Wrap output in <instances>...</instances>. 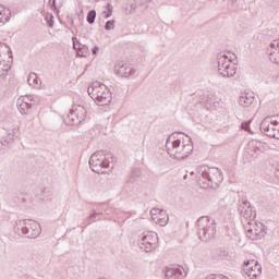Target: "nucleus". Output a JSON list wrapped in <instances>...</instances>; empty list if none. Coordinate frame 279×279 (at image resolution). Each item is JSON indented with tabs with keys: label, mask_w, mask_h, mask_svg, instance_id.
Segmentation results:
<instances>
[{
	"label": "nucleus",
	"mask_w": 279,
	"mask_h": 279,
	"mask_svg": "<svg viewBox=\"0 0 279 279\" xmlns=\"http://www.w3.org/2000/svg\"><path fill=\"white\" fill-rule=\"evenodd\" d=\"M86 119V107L82 105H73L66 116L65 122L68 125H80Z\"/></svg>",
	"instance_id": "obj_7"
},
{
	"label": "nucleus",
	"mask_w": 279,
	"mask_h": 279,
	"mask_svg": "<svg viewBox=\"0 0 279 279\" xmlns=\"http://www.w3.org/2000/svg\"><path fill=\"white\" fill-rule=\"evenodd\" d=\"M254 97L252 96H241L240 97V106H243L244 108H250L252 104H254Z\"/></svg>",
	"instance_id": "obj_24"
},
{
	"label": "nucleus",
	"mask_w": 279,
	"mask_h": 279,
	"mask_svg": "<svg viewBox=\"0 0 279 279\" xmlns=\"http://www.w3.org/2000/svg\"><path fill=\"white\" fill-rule=\"evenodd\" d=\"M184 180H189V174H185V175H184Z\"/></svg>",
	"instance_id": "obj_44"
},
{
	"label": "nucleus",
	"mask_w": 279,
	"mask_h": 279,
	"mask_svg": "<svg viewBox=\"0 0 279 279\" xmlns=\"http://www.w3.org/2000/svg\"><path fill=\"white\" fill-rule=\"evenodd\" d=\"M113 158L111 153L96 151L89 158V167L94 173H108L114 167L112 165Z\"/></svg>",
	"instance_id": "obj_2"
},
{
	"label": "nucleus",
	"mask_w": 279,
	"mask_h": 279,
	"mask_svg": "<svg viewBox=\"0 0 279 279\" xmlns=\"http://www.w3.org/2000/svg\"><path fill=\"white\" fill-rule=\"evenodd\" d=\"M217 252L220 258H226V256H228V251H226L225 248H219Z\"/></svg>",
	"instance_id": "obj_34"
},
{
	"label": "nucleus",
	"mask_w": 279,
	"mask_h": 279,
	"mask_svg": "<svg viewBox=\"0 0 279 279\" xmlns=\"http://www.w3.org/2000/svg\"><path fill=\"white\" fill-rule=\"evenodd\" d=\"M49 5L52 10H56V0H49Z\"/></svg>",
	"instance_id": "obj_39"
},
{
	"label": "nucleus",
	"mask_w": 279,
	"mask_h": 279,
	"mask_svg": "<svg viewBox=\"0 0 279 279\" xmlns=\"http://www.w3.org/2000/svg\"><path fill=\"white\" fill-rule=\"evenodd\" d=\"M14 232L26 239H37L40 235V225L32 220H19L14 226Z\"/></svg>",
	"instance_id": "obj_5"
},
{
	"label": "nucleus",
	"mask_w": 279,
	"mask_h": 279,
	"mask_svg": "<svg viewBox=\"0 0 279 279\" xmlns=\"http://www.w3.org/2000/svg\"><path fill=\"white\" fill-rule=\"evenodd\" d=\"M87 93L94 101H97L98 106H108L112 101L110 88L99 81L93 82L88 86Z\"/></svg>",
	"instance_id": "obj_3"
},
{
	"label": "nucleus",
	"mask_w": 279,
	"mask_h": 279,
	"mask_svg": "<svg viewBox=\"0 0 279 279\" xmlns=\"http://www.w3.org/2000/svg\"><path fill=\"white\" fill-rule=\"evenodd\" d=\"M105 213L106 215H110L112 213V208L106 209Z\"/></svg>",
	"instance_id": "obj_43"
},
{
	"label": "nucleus",
	"mask_w": 279,
	"mask_h": 279,
	"mask_svg": "<svg viewBox=\"0 0 279 279\" xmlns=\"http://www.w3.org/2000/svg\"><path fill=\"white\" fill-rule=\"evenodd\" d=\"M234 75H236V68L231 65L229 69L222 72L221 77H234Z\"/></svg>",
	"instance_id": "obj_25"
},
{
	"label": "nucleus",
	"mask_w": 279,
	"mask_h": 279,
	"mask_svg": "<svg viewBox=\"0 0 279 279\" xmlns=\"http://www.w3.org/2000/svg\"><path fill=\"white\" fill-rule=\"evenodd\" d=\"M197 234L201 241L208 243L217 234V221L208 216H202L196 221Z\"/></svg>",
	"instance_id": "obj_4"
},
{
	"label": "nucleus",
	"mask_w": 279,
	"mask_h": 279,
	"mask_svg": "<svg viewBox=\"0 0 279 279\" xmlns=\"http://www.w3.org/2000/svg\"><path fill=\"white\" fill-rule=\"evenodd\" d=\"M16 134H19V126H14L12 130L8 131V136L4 140L3 145H11V143H14Z\"/></svg>",
	"instance_id": "obj_23"
},
{
	"label": "nucleus",
	"mask_w": 279,
	"mask_h": 279,
	"mask_svg": "<svg viewBox=\"0 0 279 279\" xmlns=\"http://www.w3.org/2000/svg\"><path fill=\"white\" fill-rule=\"evenodd\" d=\"M278 121H272V122H269V125L272 126V128H278Z\"/></svg>",
	"instance_id": "obj_41"
},
{
	"label": "nucleus",
	"mask_w": 279,
	"mask_h": 279,
	"mask_svg": "<svg viewBox=\"0 0 279 279\" xmlns=\"http://www.w3.org/2000/svg\"><path fill=\"white\" fill-rule=\"evenodd\" d=\"M0 47H5V49H9L8 45L5 43L0 41ZM11 66L10 64L5 63V60H0V80H5L8 75V71H10Z\"/></svg>",
	"instance_id": "obj_18"
},
{
	"label": "nucleus",
	"mask_w": 279,
	"mask_h": 279,
	"mask_svg": "<svg viewBox=\"0 0 279 279\" xmlns=\"http://www.w3.org/2000/svg\"><path fill=\"white\" fill-rule=\"evenodd\" d=\"M242 128L245 130V132H250V121L242 123Z\"/></svg>",
	"instance_id": "obj_35"
},
{
	"label": "nucleus",
	"mask_w": 279,
	"mask_h": 279,
	"mask_svg": "<svg viewBox=\"0 0 279 279\" xmlns=\"http://www.w3.org/2000/svg\"><path fill=\"white\" fill-rule=\"evenodd\" d=\"M114 72L119 77H134V75H136V70L121 62L116 64Z\"/></svg>",
	"instance_id": "obj_14"
},
{
	"label": "nucleus",
	"mask_w": 279,
	"mask_h": 279,
	"mask_svg": "<svg viewBox=\"0 0 279 279\" xmlns=\"http://www.w3.org/2000/svg\"><path fill=\"white\" fill-rule=\"evenodd\" d=\"M166 279H184L186 278V270L182 266H174L166 268Z\"/></svg>",
	"instance_id": "obj_12"
},
{
	"label": "nucleus",
	"mask_w": 279,
	"mask_h": 279,
	"mask_svg": "<svg viewBox=\"0 0 279 279\" xmlns=\"http://www.w3.org/2000/svg\"><path fill=\"white\" fill-rule=\"evenodd\" d=\"M17 106L21 114H29V111L34 105L32 102H25V99H19Z\"/></svg>",
	"instance_id": "obj_20"
},
{
	"label": "nucleus",
	"mask_w": 279,
	"mask_h": 279,
	"mask_svg": "<svg viewBox=\"0 0 279 279\" xmlns=\"http://www.w3.org/2000/svg\"><path fill=\"white\" fill-rule=\"evenodd\" d=\"M259 129L269 138H278L279 137V134L277 133L278 128L277 126H270V124H269V117L265 118L262 121V123L259 124Z\"/></svg>",
	"instance_id": "obj_13"
},
{
	"label": "nucleus",
	"mask_w": 279,
	"mask_h": 279,
	"mask_svg": "<svg viewBox=\"0 0 279 279\" xmlns=\"http://www.w3.org/2000/svg\"><path fill=\"white\" fill-rule=\"evenodd\" d=\"M197 178L201 189H219L221 182H223L221 170L208 166L198 168Z\"/></svg>",
	"instance_id": "obj_1"
},
{
	"label": "nucleus",
	"mask_w": 279,
	"mask_h": 279,
	"mask_svg": "<svg viewBox=\"0 0 279 279\" xmlns=\"http://www.w3.org/2000/svg\"><path fill=\"white\" fill-rule=\"evenodd\" d=\"M95 19H97V11L90 10L87 13V23H89V25H93V23H95Z\"/></svg>",
	"instance_id": "obj_28"
},
{
	"label": "nucleus",
	"mask_w": 279,
	"mask_h": 279,
	"mask_svg": "<svg viewBox=\"0 0 279 279\" xmlns=\"http://www.w3.org/2000/svg\"><path fill=\"white\" fill-rule=\"evenodd\" d=\"M269 60L279 64V39H275L268 48Z\"/></svg>",
	"instance_id": "obj_16"
},
{
	"label": "nucleus",
	"mask_w": 279,
	"mask_h": 279,
	"mask_svg": "<svg viewBox=\"0 0 279 279\" xmlns=\"http://www.w3.org/2000/svg\"><path fill=\"white\" fill-rule=\"evenodd\" d=\"M48 27H53V16L48 21Z\"/></svg>",
	"instance_id": "obj_42"
},
{
	"label": "nucleus",
	"mask_w": 279,
	"mask_h": 279,
	"mask_svg": "<svg viewBox=\"0 0 279 279\" xmlns=\"http://www.w3.org/2000/svg\"><path fill=\"white\" fill-rule=\"evenodd\" d=\"M97 215H99V217L104 216V213H97Z\"/></svg>",
	"instance_id": "obj_45"
},
{
	"label": "nucleus",
	"mask_w": 279,
	"mask_h": 279,
	"mask_svg": "<svg viewBox=\"0 0 279 279\" xmlns=\"http://www.w3.org/2000/svg\"><path fill=\"white\" fill-rule=\"evenodd\" d=\"M166 149L170 158L182 160V142L180 140L169 137L166 143Z\"/></svg>",
	"instance_id": "obj_9"
},
{
	"label": "nucleus",
	"mask_w": 279,
	"mask_h": 279,
	"mask_svg": "<svg viewBox=\"0 0 279 279\" xmlns=\"http://www.w3.org/2000/svg\"><path fill=\"white\" fill-rule=\"evenodd\" d=\"M114 20H110L105 24V29L107 32H110V29H114Z\"/></svg>",
	"instance_id": "obj_31"
},
{
	"label": "nucleus",
	"mask_w": 279,
	"mask_h": 279,
	"mask_svg": "<svg viewBox=\"0 0 279 279\" xmlns=\"http://www.w3.org/2000/svg\"><path fill=\"white\" fill-rule=\"evenodd\" d=\"M217 60H218V66H221V65L227 64L228 62H230V60L223 59V54H218Z\"/></svg>",
	"instance_id": "obj_32"
},
{
	"label": "nucleus",
	"mask_w": 279,
	"mask_h": 279,
	"mask_svg": "<svg viewBox=\"0 0 279 279\" xmlns=\"http://www.w3.org/2000/svg\"><path fill=\"white\" fill-rule=\"evenodd\" d=\"M238 211L246 221H254V219H256V211L252 208V204L247 201H244L241 205H239Z\"/></svg>",
	"instance_id": "obj_10"
},
{
	"label": "nucleus",
	"mask_w": 279,
	"mask_h": 279,
	"mask_svg": "<svg viewBox=\"0 0 279 279\" xmlns=\"http://www.w3.org/2000/svg\"><path fill=\"white\" fill-rule=\"evenodd\" d=\"M98 221L101 219L99 218V214H97L96 211H94L88 218H87V221Z\"/></svg>",
	"instance_id": "obj_33"
},
{
	"label": "nucleus",
	"mask_w": 279,
	"mask_h": 279,
	"mask_svg": "<svg viewBox=\"0 0 279 279\" xmlns=\"http://www.w3.org/2000/svg\"><path fill=\"white\" fill-rule=\"evenodd\" d=\"M258 144V142H250V147L253 148L251 149V156H258L260 155V148H258V146H256ZM254 151V154L252 153Z\"/></svg>",
	"instance_id": "obj_27"
},
{
	"label": "nucleus",
	"mask_w": 279,
	"mask_h": 279,
	"mask_svg": "<svg viewBox=\"0 0 279 279\" xmlns=\"http://www.w3.org/2000/svg\"><path fill=\"white\" fill-rule=\"evenodd\" d=\"M232 64L230 63V61L229 62H227V63H225V64H222V65H219L218 66V73H219V75H223V73H226V71L231 66Z\"/></svg>",
	"instance_id": "obj_29"
},
{
	"label": "nucleus",
	"mask_w": 279,
	"mask_h": 279,
	"mask_svg": "<svg viewBox=\"0 0 279 279\" xmlns=\"http://www.w3.org/2000/svg\"><path fill=\"white\" fill-rule=\"evenodd\" d=\"M26 279H29V277L25 276Z\"/></svg>",
	"instance_id": "obj_47"
},
{
	"label": "nucleus",
	"mask_w": 279,
	"mask_h": 279,
	"mask_svg": "<svg viewBox=\"0 0 279 279\" xmlns=\"http://www.w3.org/2000/svg\"><path fill=\"white\" fill-rule=\"evenodd\" d=\"M136 8H138L136 5V1H132L130 2V4L126 7V12H129V14H134L136 12Z\"/></svg>",
	"instance_id": "obj_30"
},
{
	"label": "nucleus",
	"mask_w": 279,
	"mask_h": 279,
	"mask_svg": "<svg viewBox=\"0 0 279 279\" xmlns=\"http://www.w3.org/2000/svg\"><path fill=\"white\" fill-rule=\"evenodd\" d=\"M112 12H113L112 4L107 3L105 5V11H102L105 19H110V16H112Z\"/></svg>",
	"instance_id": "obj_26"
},
{
	"label": "nucleus",
	"mask_w": 279,
	"mask_h": 279,
	"mask_svg": "<svg viewBox=\"0 0 279 279\" xmlns=\"http://www.w3.org/2000/svg\"><path fill=\"white\" fill-rule=\"evenodd\" d=\"M27 82L29 86H34V88H40V85L43 84V82L38 80V74L34 72L28 74Z\"/></svg>",
	"instance_id": "obj_22"
},
{
	"label": "nucleus",
	"mask_w": 279,
	"mask_h": 279,
	"mask_svg": "<svg viewBox=\"0 0 279 279\" xmlns=\"http://www.w3.org/2000/svg\"><path fill=\"white\" fill-rule=\"evenodd\" d=\"M140 247L144 250V252H153L158 247V233L153 231H145L140 235Z\"/></svg>",
	"instance_id": "obj_6"
},
{
	"label": "nucleus",
	"mask_w": 279,
	"mask_h": 279,
	"mask_svg": "<svg viewBox=\"0 0 279 279\" xmlns=\"http://www.w3.org/2000/svg\"><path fill=\"white\" fill-rule=\"evenodd\" d=\"M191 175H195V172H194V171H192V172H191Z\"/></svg>",
	"instance_id": "obj_46"
},
{
	"label": "nucleus",
	"mask_w": 279,
	"mask_h": 279,
	"mask_svg": "<svg viewBox=\"0 0 279 279\" xmlns=\"http://www.w3.org/2000/svg\"><path fill=\"white\" fill-rule=\"evenodd\" d=\"M11 16L12 11L3 5H0V26L5 25V23H10Z\"/></svg>",
	"instance_id": "obj_19"
},
{
	"label": "nucleus",
	"mask_w": 279,
	"mask_h": 279,
	"mask_svg": "<svg viewBox=\"0 0 279 279\" xmlns=\"http://www.w3.org/2000/svg\"><path fill=\"white\" fill-rule=\"evenodd\" d=\"M267 234V231L265 229H247V238L252 241H258L259 239H263Z\"/></svg>",
	"instance_id": "obj_17"
},
{
	"label": "nucleus",
	"mask_w": 279,
	"mask_h": 279,
	"mask_svg": "<svg viewBox=\"0 0 279 279\" xmlns=\"http://www.w3.org/2000/svg\"><path fill=\"white\" fill-rule=\"evenodd\" d=\"M150 216L153 221H155V223L158 226L165 227L167 223H169V215H167V211L163 209L151 208Z\"/></svg>",
	"instance_id": "obj_11"
},
{
	"label": "nucleus",
	"mask_w": 279,
	"mask_h": 279,
	"mask_svg": "<svg viewBox=\"0 0 279 279\" xmlns=\"http://www.w3.org/2000/svg\"><path fill=\"white\" fill-rule=\"evenodd\" d=\"M218 56H222L223 60H232L231 58L228 57V53L226 52H219Z\"/></svg>",
	"instance_id": "obj_37"
},
{
	"label": "nucleus",
	"mask_w": 279,
	"mask_h": 279,
	"mask_svg": "<svg viewBox=\"0 0 279 279\" xmlns=\"http://www.w3.org/2000/svg\"><path fill=\"white\" fill-rule=\"evenodd\" d=\"M245 230H246V236H247V230H254V229L252 228V220H248V221H247V225L245 226Z\"/></svg>",
	"instance_id": "obj_36"
},
{
	"label": "nucleus",
	"mask_w": 279,
	"mask_h": 279,
	"mask_svg": "<svg viewBox=\"0 0 279 279\" xmlns=\"http://www.w3.org/2000/svg\"><path fill=\"white\" fill-rule=\"evenodd\" d=\"M72 43H73V49H75L76 54L80 58H88V53H89L88 46L80 43V40H77V37H73Z\"/></svg>",
	"instance_id": "obj_15"
},
{
	"label": "nucleus",
	"mask_w": 279,
	"mask_h": 279,
	"mask_svg": "<svg viewBox=\"0 0 279 279\" xmlns=\"http://www.w3.org/2000/svg\"><path fill=\"white\" fill-rule=\"evenodd\" d=\"M92 51H93V54H94V56H97V53L99 52V47L95 46V47L92 49Z\"/></svg>",
	"instance_id": "obj_40"
},
{
	"label": "nucleus",
	"mask_w": 279,
	"mask_h": 279,
	"mask_svg": "<svg viewBox=\"0 0 279 279\" xmlns=\"http://www.w3.org/2000/svg\"><path fill=\"white\" fill-rule=\"evenodd\" d=\"M244 274L246 279H258L263 274V266L256 259L244 262Z\"/></svg>",
	"instance_id": "obj_8"
},
{
	"label": "nucleus",
	"mask_w": 279,
	"mask_h": 279,
	"mask_svg": "<svg viewBox=\"0 0 279 279\" xmlns=\"http://www.w3.org/2000/svg\"><path fill=\"white\" fill-rule=\"evenodd\" d=\"M206 279H228V278L227 277H219V276L211 275V276H208Z\"/></svg>",
	"instance_id": "obj_38"
},
{
	"label": "nucleus",
	"mask_w": 279,
	"mask_h": 279,
	"mask_svg": "<svg viewBox=\"0 0 279 279\" xmlns=\"http://www.w3.org/2000/svg\"><path fill=\"white\" fill-rule=\"evenodd\" d=\"M182 147V160H184V158H189V156H191V154H193V143H191V140H189L187 144H184V142L181 145Z\"/></svg>",
	"instance_id": "obj_21"
}]
</instances>
